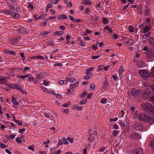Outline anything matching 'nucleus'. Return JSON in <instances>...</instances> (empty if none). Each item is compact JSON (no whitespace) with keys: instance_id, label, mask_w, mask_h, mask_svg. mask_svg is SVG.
<instances>
[{"instance_id":"f257e3e1","label":"nucleus","mask_w":154,"mask_h":154,"mask_svg":"<svg viewBox=\"0 0 154 154\" xmlns=\"http://www.w3.org/2000/svg\"><path fill=\"white\" fill-rule=\"evenodd\" d=\"M138 119L144 122H149L152 124L154 122V118L153 115L147 112L141 113L139 114L138 116Z\"/></svg>"},{"instance_id":"f03ea898","label":"nucleus","mask_w":154,"mask_h":154,"mask_svg":"<svg viewBox=\"0 0 154 154\" xmlns=\"http://www.w3.org/2000/svg\"><path fill=\"white\" fill-rule=\"evenodd\" d=\"M143 50L145 51H147L144 53V54L146 55L148 58L152 59L151 61H153L154 60V49L148 50L147 46H145Z\"/></svg>"},{"instance_id":"7ed1b4c3","label":"nucleus","mask_w":154,"mask_h":154,"mask_svg":"<svg viewBox=\"0 0 154 154\" xmlns=\"http://www.w3.org/2000/svg\"><path fill=\"white\" fill-rule=\"evenodd\" d=\"M139 73L141 77L144 79H146L149 78V73L145 69L139 70Z\"/></svg>"},{"instance_id":"20e7f679","label":"nucleus","mask_w":154,"mask_h":154,"mask_svg":"<svg viewBox=\"0 0 154 154\" xmlns=\"http://www.w3.org/2000/svg\"><path fill=\"white\" fill-rule=\"evenodd\" d=\"M131 94L134 97H139L142 95V93L140 91L133 88L131 90Z\"/></svg>"},{"instance_id":"39448f33","label":"nucleus","mask_w":154,"mask_h":154,"mask_svg":"<svg viewBox=\"0 0 154 154\" xmlns=\"http://www.w3.org/2000/svg\"><path fill=\"white\" fill-rule=\"evenodd\" d=\"M151 95V92L150 89L147 88L143 94V97L144 99L148 98Z\"/></svg>"},{"instance_id":"423d86ee","label":"nucleus","mask_w":154,"mask_h":154,"mask_svg":"<svg viewBox=\"0 0 154 154\" xmlns=\"http://www.w3.org/2000/svg\"><path fill=\"white\" fill-rule=\"evenodd\" d=\"M134 127L137 131H144L143 127L140 123H137L134 125Z\"/></svg>"},{"instance_id":"0eeeda50","label":"nucleus","mask_w":154,"mask_h":154,"mask_svg":"<svg viewBox=\"0 0 154 154\" xmlns=\"http://www.w3.org/2000/svg\"><path fill=\"white\" fill-rule=\"evenodd\" d=\"M153 26L151 24H149L147 26H145L143 28V33L146 34L150 30L151 28Z\"/></svg>"},{"instance_id":"6e6552de","label":"nucleus","mask_w":154,"mask_h":154,"mask_svg":"<svg viewBox=\"0 0 154 154\" xmlns=\"http://www.w3.org/2000/svg\"><path fill=\"white\" fill-rule=\"evenodd\" d=\"M18 98L13 96L11 97V102L14 105H19V102L18 101Z\"/></svg>"},{"instance_id":"1a4fd4ad","label":"nucleus","mask_w":154,"mask_h":154,"mask_svg":"<svg viewBox=\"0 0 154 154\" xmlns=\"http://www.w3.org/2000/svg\"><path fill=\"white\" fill-rule=\"evenodd\" d=\"M11 17L14 18L16 19H19L20 17V15L19 14L13 12L11 13Z\"/></svg>"},{"instance_id":"9d476101","label":"nucleus","mask_w":154,"mask_h":154,"mask_svg":"<svg viewBox=\"0 0 154 154\" xmlns=\"http://www.w3.org/2000/svg\"><path fill=\"white\" fill-rule=\"evenodd\" d=\"M26 29L21 27L16 30V32L18 33H23L26 32Z\"/></svg>"},{"instance_id":"9b49d317","label":"nucleus","mask_w":154,"mask_h":154,"mask_svg":"<svg viewBox=\"0 0 154 154\" xmlns=\"http://www.w3.org/2000/svg\"><path fill=\"white\" fill-rule=\"evenodd\" d=\"M144 108L147 111L154 112V106H143Z\"/></svg>"},{"instance_id":"f8f14e48","label":"nucleus","mask_w":154,"mask_h":154,"mask_svg":"<svg viewBox=\"0 0 154 154\" xmlns=\"http://www.w3.org/2000/svg\"><path fill=\"white\" fill-rule=\"evenodd\" d=\"M144 62L141 60L138 61L137 63V67L138 68H141L143 67V66L144 65Z\"/></svg>"},{"instance_id":"ddd939ff","label":"nucleus","mask_w":154,"mask_h":154,"mask_svg":"<svg viewBox=\"0 0 154 154\" xmlns=\"http://www.w3.org/2000/svg\"><path fill=\"white\" fill-rule=\"evenodd\" d=\"M141 152H142V150L141 148H138L136 149L131 152V154H139Z\"/></svg>"},{"instance_id":"4468645a","label":"nucleus","mask_w":154,"mask_h":154,"mask_svg":"<svg viewBox=\"0 0 154 154\" xmlns=\"http://www.w3.org/2000/svg\"><path fill=\"white\" fill-rule=\"evenodd\" d=\"M151 19L148 18H146L145 20V22L143 23L142 27L144 25L145 26H147L149 24H150Z\"/></svg>"},{"instance_id":"2eb2a0df","label":"nucleus","mask_w":154,"mask_h":154,"mask_svg":"<svg viewBox=\"0 0 154 154\" xmlns=\"http://www.w3.org/2000/svg\"><path fill=\"white\" fill-rule=\"evenodd\" d=\"M14 89L20 90L22 93H24L23 89L18 84H16L15 85Z\"/></svg>"},{"instance_id":"dca6fc26","label":"nucleus","mask_w":154,"mask_h":154,"mask_svg":"<svg viewBox=\"0 0 154 154\" xmlns=\"http://www.w3.org/2000/svg\"><path fill=\"white\" fill-rule=\"evenodd\" d=\"M30 75H31V74H27L25 75H18L17 77L20 79H23V80H24V79L26 78L27 77H29Z\"/></svg>"},{"instance_id":"f3484780","label":"nucleus","mask_w":154,"mask_h":154,"mask_svg":"<svg viewBox=\"0 0 154 154\" xmlns=\"http://www.w3.org/2000/svg\"><path fill=\"white\" fill-rule=\"evenodd\" d=\"M148 42L154 48V39L152 37H150L149 38Z\"/></svg>"},{"instance_id":"a211bd4d","label":"nucleus","mask_w":154,"mask_h":154,"mask_svg":"<svg viewBox=\"0 0 154 154\" xmlns=\"http://www.w3.org/2000/svg\"><path fill=\"white\" fill-rule=\"evenodd\" d=\"M82 4L83 5H91L92 4V2L90 1V0H83Z\"/></svg>"},{"instance_id":"6ab92c4d","label":"nucleus","mask_w":154,"mask_h":154,"mask_svg":"<svg viewBox=\"0 0 154 154\" xmlns=\"http://www.w3.org/2000/svg\"><path fill=\"white\" fill-rule=\"evenodd\" d=\"M45 46L46 47H48L49 46H52L54 45L52 42V40L50 39L49 41H48L46 42V43L45 44Z\"/></svg>"},{"instance_id":"aec40b11","label":"nucleus","mask_w":154,"mask_h":154,"mask_svg":"<svg viewBox=\"0 0 154 154\" xmlns=\"http://www.w3.org/2000/svg\"><path fill=\"white\" fill-rule=\"evenodd\" d=\"M58 19L59 20H61L62 19H67V16L64 14H62L60 15L58 17Z\"/></svg>"},{"instance_id":"412c9836","label":"nucleus","mask_w":154,"mask_h":154,"mask_svg":"<svg viewBox=\"0 0 154 154\" xmlns=\"http://www.w3.org/2000/svg\"><path fill=\"white\" fill-rule=\"evenodd\" d=\"M109 84L106 81L104 82L102 84L103 87L104 88H106L109 86Z\"/></svg>"},{"instance_id":"4be33fe9","label":"nucleus","mask_w":154,"mask_h":154,"mask_svg":"<svg viewBox=\"0 0 154 154\" xmlns=\"http://www.w3.org/2000/svg\"><path fill=\"white\" fill-rule=\"evenodd\" d=\"M63 33V31H56L54 32V35H61Z\"/></svg>"},{"instance_id":"5701e85b","label":"nucleus","mask_w":154,"mask_h":154,"mask_svg":"<svg viewBox=\"0 0 154 154\" xmlns=\"http://www.w3.org/2000/svg\"><path fill=\"white\" fill-rule=\"evenodd\" d=\"M108 100L106 98H103L100 100V102L103 104H106L107 103Z\"/></svg>"},{"instance_id":"b1692460","label":"nucleus","mask_w":154,"mask_h":154,"mask_svg":"<svg viewBox=\"0 0 154 154\" xmlns=\"http://www.w3.org/2000/svg\"><path fill=\"white\" fill-rule=\"evenodd\" d=\"M59 83L61 85H66L67 84L66 83V81L65 80L59 81Z\"/></svg>"},{"instance_id":"393cba45","label":"nucleus","mask_w":154,"mask_h":154,"mask_svg":"<svg viewBox=\"0 0 154 154\" xmlns=\"http://www.w3.org/2000/svg\"><path fill=\"white\" fill-rule=\"evenodd\" d=\"M15 140L17 143L19 144H21L23 142V140L19 137L16 138Z\"/></svg>"},{"instance_id":"a878e982","label":"nucleus","mask_w":154,"mask_h":154,"mask_svg":"<svg viewBox=\"0 0 154 154\" xmlns=\"http://www.w3.org/2000/svg\"><path fill=\"white\" fill-rule=\"evenodd\" d=\"M118 35L116 33L113 34L112 36V38L113 40H116L118 38Z\"/></svg>"},{"instance_id":"bb28decb","label":"nucleus","mask_w":154,"mask_h":154,"mask_svg":"<svg viewBox=\"0 0 154 154\" xmlns=\"http://www.w3.org/2000/svg\"><path fill=\"white\" fill-rule=\"evenodd\" d=\"M68 17L71 21H73L75 23H76V19L74 18L72 16H69Z\"/></svg>"},{"instance_id":"cd10ccee","label":"nucleus","mask_w":154,"mask_h":154,"mask_svg":"<svg viewBox=\"0 0 154 154\" xmlns=\"http://www.w3.org/2000/svg\"><path fill=\"white\" fill-rule=\"evenodd\" d=\"M104 52V51H98L97 52V55L99 56V57H101L102 56V53H103Z\"/></svg>"},{"instance_id":"c85d7f7f","label":"nucleus","mask_w":154,"mask_h":154,"mask_svg":"<svg viewBox=\"0 0 154 154\" xmlns=\"http://www.w3.org/2000/svg\"><path fill=\"white\" fill-rule=\"evenodd\" d=\"M8 78H6L3 77L2 76H0V83L4 82H5V80L6 79H7Z\"/></svg>"},{"instance_id":"c756f323","label":"nucleus","mask_w":154,"mask_h":154,"mask_svg":"<svg viewBox=\"0 0 154 154\" xmlns=\"http://www.w3.org/2000/svg\"><path fill=\"white\" fill-rule=\"evenodd\" d=\"M145 10V14L147 16H149L150 14V10L149 9H146Z\"/></svg>"},{"instance_id":"7c9ffc66","label":"nucleus","mask_w":154,"mask_h":154,"mask_svg":"<svg viewBox=\"0 0 154 154\" xmlns=\"http://www.w3.org/2000/svg\"><path fill=\"white\" fill-rule=\"evenodd\" d=\"M109 20L106 18L103 17V22L104 24H106L107 23L109 22Z\"/></svg>"},{"instance_id":"2f4dec72","label":"nucleus","mask_w":154,"mask_h":154,"mask_svg":"<svg viewBox=\"0 0 154 154\" xmlns=\"http://www.w3.org/2000/svg\"><path fill=\"white\" fill-rule=\"evenodd\" d=\"M20 55L21 57L22 58V61H24L26 59V57H25V54L23 52L20 53Z\"/></svg>"},{"instance_id":"473e14b6","label":"nucleus","mask_w":154,"mask_h":154,"mask_svg":"<svg viewBox=\"0 0 154 154\" xmlns=\"http://www.w3.org/2000/svg\"><path fill=\"white\" fill-rule=\"evenodd\" d=\"M41 88L42 90L44 92H45L46 93L48 92V89L47 88L42 86H41Z\"/></svg>"},{"instance_id":"72a5a7b5","label":"nucleus","mask_w":154,"mask_h":154,"mask_svg":"<svg viewBox=\"0 0 154 154\" xmlns=\"http://www.w3.org/2000/svg\"><path fill=\"white\" fill-rule=\"evenodd\" d=\"M85 13L87 14H89L91 12V9L89 8H86L85 9Z\"/></svg>"},{"instance_id":"f704fd0d","label":"nucleus","mask_w":154,"mask_h":154,"mask_svg":"<svg viewBox=\"0 0 154 154\" xmlns=\"http://www.w3.org/2000/svg\"><path fill=\"white\" fill-rule=\"evenodd\" d=\"M30 69L29 67H28V66H26L25 67L24 69H22V70L23 73V74L25 73V72L27 70H29Z\"/></svg>"},{"instance_id":"c9c22d12","label":"nucleus","mask_w":154,"mask_h":154,"mask_svg":"<svg viewBox=\"0 0 154 154\" xmlns=\"http://www.w3.org/2000/svg\"><path fill=\"white\" fill-rule=\"evenodd\" d=\"M129 30L130 32H134V27L131 25H130L128 26Z\"/></svg>"},{"instance_id":"e433bc0d","label":"nucleus","mask_w":154,"mask_h":154,"mask_svg":"<svg viewBox=\"0 0 154 154\" xmlns=\"http://www.w3.org/2000/svg\"><path fill=\"white\" fill-rule=\"evenodd\" d=\"M49 33V32L42 31L40 32V34L41 35H47Z\"/></svg>"},{"instance_id":"4c0bfd02","label":"nucleus","mask_w":154,"mask_h":154,"mask_svg":"<svg viewBox=\"0 0 154 154\" xmlns=\"http://www.w3.org/2000/svg\"><path fill=\"white\" fill-rule=\"evenodd\" d=\"M82 108L81 106L80 107H78V106H75V107H73L72 108V109H75V110H81L82 109Z\"/></svg>"},{"instance_id":"58836bf2","label":"nucleus","mask_w":154,"mask_h":154,"mask_svg":"<svg viewBox=\"0 0 154 154\" xmlns=\"http://www.w3.org/2000/svg\"><path fill=\"white\" fill-rule=\"evenodd\" d=\"M34 58H35V59H40L42 60H43L44 59V57H43L42 56H37L36 57H34Z\"/></svg>"},{"instance_id":"ea45409f","label":"nucleus","mask_w":154,"mask_h":154,"mask_svg":"<svg viewBox=\"0 0 154 154\" xmlns=\"http://www.w3.org/2000/svg\"><path fill=\"white\" fill-rule=\"evenodd\" d=\"M62 140L63 141V143L65 144H68V142H67V140L66 138L65 137H63L62 138Z\"/></svg>"},{"instance_id":"a19ab883","label":"nucleus","mask_w":154,"mask_h":154,"mask_svg":"<svg viewBox=\"0 0 154 154\" xmlns=\"http://www.w3.org/2000/svg\"><path fill=\"white\" fill-rule=\"evenodd\" d=\"M87 100L86 99H84L82 100L80 102V103L81 105H84L86 102Z\"/></svg>"},{"instance_id":"79ce46f5","label":"nucleus","mask_w":154,"mask_h":154,"mask_svg":"<svg viewBox=\"0 0 154 154\" xmlns=\"http://www.w3.org/2000/svg\"><path fill=\"white\" fill-rule=\"evenodd\" d=\"M42 73H40V74H38L37 75H36V79H37V80H38L40 78H42V77L41 76Z\"/></svg>"},{"instance_id":"37998d69","label":"nucleus","mask_w":154,"mask_h":154,"mask_svg":"<svg viewBox=\"0 0 154 154\" xmlns=\"http://www.w3.org/2000/svg\"><path fill=\"white\" fill-rule=\"evenodd\" d=\"M43 84L44 86H47L48 85L49 83V82L47 81L46 80H45L44 81Z\"/></svg>"},{"instance_id":"c03bdc74","label":"nucleus","mask_w":154,"mask_h":154,"mask_svg":"<svg viewBox=\"0 0 154 154\" xmlns=\"http://www.w3.org/2000/svg\"><path fill=\"white\" fill-rule=\"evenodd\" d=\"M68 140L69 141L70 143H73V139L72 138L70 137H68L67 138Z\"/></svg>"},{"instance_id":"a18cd8bd","label":"nucleus","mask_w":154,"mask_h":154,"mask_svg":"<svg viewBox=\"0 0 154 154\" xmlns=\"http://www.w3.org/2000/svg\"><path fill=\"white\" fill-rule=\"evenodd\" d=\"M87 93L86 92H84L81 95V97L82 98H84L86 95Z\"/></svg>"},{"instance_id":"49530a36","label":"nucleus","mask_w":154,"mask_h":154,"mask_svg":"<svg viewBox=\"0 0 154 154\" xmlns=\"http://www.w3.org/2000/svg\"><path fill=\"white\" fill-rule=\"evenodd\" d=\"M150 34V32H148L146 34L144 35H143V38L144 39H146L148 37H149Z\"/></svg>"},{"instance_id":"de8ad7c7","label":"nucleus","mask_w":154,"mask_h":154,"mask_svg":"<svg viewBox=\"0 0 154 154\" xmlns=\"http://www.w3.org/2000/svg\"><path fill=\"white\" fill-rule=\"evenodd\" d=\"M33 5L32 4H28V7L29 8H30L31 9V11L33 10Z\"/></svg>"},{"instance_id":"09e8293b","label":"nucleus","mask_w":154,"mask_h":154,"mask_svg":"<svg viewBox=\"0 0 154 154\" xmlns=\"http://www.w3.org/2000/svg\"><path fill=\"white\" fill-rule=\"evenodd\" d=\"M91 47L94 50H96L97 48V45H93Z\"/></svg>"},{"instance_id":"8fccbe9b","label":"nucleus","mask_w":154,"mask_h":154,"mask_svg":"<svg viewBox=\"0 0 154 154\" xmlns=\"http://www.w3.org/2000/svg\"><path fill=\"white\" fill-rule=\"evenodd\" d=\"M119 132V131L114 130L113 132V135L114 136H116Z\"/></svg>"},{"instance_id":"3c124183","label":"nucleus","mask_w":154,"mask_h":154,"mask_svg":"<svg viewBox=\"0 0 154 154\" xmlns=\"http://www.w3.org/2000/svg\"><path fill=\"white\" fill-rule=\"evenodd\" d=\"M15 85L14 84H8V86L9 88H10L14 89L15 87Z\"/></svg>"},{"instance_id":"603ef678","label":"nucleus","mask_w":154,"mask_h":154,"mask_svg":"<svg viewBox=\"0 0 154 154\" xmlns=\"http://www.w3.org/2000/svg\"><path fill=\"white\" fill-rule=\"evenodd\" d=\"M54 66H58V67H60L63 66V64L60 63H57L54 64Z\"/></svg>"},{"instance_id":"864d4df0","label":"nucleus","mask_w":154,"mask_h":154,"mask_svg":"<svg viewBox=\"0 0 154 154\" xmlns=\"http://www.w3.org/2000/svg\"><path fill=\"white\" fill-rule=\"evenodd\" d=\"M28 149L32 150V151H33L34 150V149L33 145H30L28 147Z\"/></svg>"},{"instance_id":"5fc2aeb1","label":"nucleus","mask_w":154,"mask_h":154,"mask_svg":"<svg viewBox=\"0 0 154 154\" xmlns=\"http://www.w3.org/2000/svg\"><path fill=\"white\" fill-rule=\"evenodd\" d=\"M63 144L62 140L61 139L59 140H58V143L57 144L58 146H59Z\"/></svg>"},{"instance_id":"6e6d98bb","label":"nucleus","mask_w":154,"mask_h":154,"mask_svg":"<svg viewBox=\"0 0 154 154\" xmlns=\"http://www.w3.org/2000/svg\"><path fill=\"white\" fill-rule=\"evenodd\" d=\"M124 71V69L123 66H121L120 67L119 69V73H122Z\"/></svg>"},{"instance_id":"4d7b16f0","label":"nucleus","mask_w":154,"mask_h":154,"mask_svg":"<svg viewBox=\"0 0 154 154\" xmlns=\"http://www.w3.org/2000/svg\"><path fill=\"white\" fill-rule=\"evenodd\" d=\"M112 77L115 82L116 81V80H118V78L117 76H115L114 75H112Z\"/></svg>"},{"instance_id":"13d9d810","label":"nucleus","mask_w":154,"mask_h":154,"mask_svg":"<svg viewBox=\"0 0 154 154\" xmlns=\"http://www.w3.org/2000/svg\"><path fill=\"white\" fill-rule=\"evenodd\" d=\"M71 102L69 101L66 103L63 104L62 106H69L70 105Z\"/></svg>"},{"instance_id":"bf43d9fd","label":"nucleus","mask_w":154,"mask_h":154,"mask_svg":"<svg viewBox=\"0 0 154 154\" xmlns=\"http://www.w3.org/2000/svg\"><path fill=\"white\" fill-rule=\"evenodd\" d=\"M56 17L55 16H52L51 17H49L48 18V19L50 20H55L56 18Z\"/></svg>"},{"instance_id":"052dcab7","label":"nucleus","mask_w":154,"mask_h":154,"mask_svg":"<svg viewBox=\"0 0 154 154\" xmlns=\"http://www.w3.org/2000/svg\"><path fill=\"white\" fill-rule=\"evenodd\" d=\"M120 125L122 128H124L125 127V123L122 122H120Z\"/></svg>"},{"instance_id":"680f3d73","label":"nucleus","mask_w":154,"mask_h":154,"mask_svg":"<svg viewBox=\"0 0 154 154\" xmlns=\"http://www.w3.org/2000/svg\"><path fill=\"white\" fill-rule=\"evenodd\" d=\"M91 32V31L89 29H87L86 32L84 35H86L88 34H90Z\"/></svg>"},{"instance_id":"e2e57ef3","label":"nucleus","mask_w":154,"mask_h":154,"mask_svg":"<svg viewBox=\"0 0 154 154\" xmlns=\"http://www.w3.org/2000/svg\"><path fill=\"white\" fill-rule=\"evenodd\" d=\"M101 5V3L100 2H99L98 3L96 4V8H101L100 5Z\"/></svg>"},{"instance_id":"0e129e2a","label":"nucleus","mask_w":154,"mask_h":154,"mask_svg":"<svg viewBox=\"0 0 154 154\" xmlns=\"http://www.w3.org/2000/svg\"><path fill=\"white\" fill-rule=\"evenodd\" d=\"M26 130L25 128H23V129H20L18 131V132L19 133H21L23 132H24Z\"/></svg>"},{"instance_id":"69168bd1","label":"nucleus","mask_w":154,"mask_h":154,"mask_svg":"<svg viewBox=\"0 0 154 154\" xmlns=\"http://www.w3.org/2000/svg\"><path fill=\"white\" fill-rule=\"evenodd\" d=\"M99 58V56H98L97 55L96 56H92L91 57L92 59V60H95L97 59H98Z\"/></svg>"},{"instance_id":"338daca9","label":"nucleus","mask_w":154,"mask_h":154,"mask_svg":"<svg viewBox=\"0 0 154 154\" xmlns=\"http://www.w3.org/2000/svg\"><path fill=\"white\" fill-rule=\"evenodd\" d=\"M88 140L91 141H94V137L92 136H90L88 138Z\"/></svg>"},{"instance_id":"774afa93","label":"nucleus","mask_w":154,"mask_h":154,"mask_svg":"<svg viewBox=\"0 0 154 154\" xmlns=\"http://www.w3.org/2000/svg\"><path fill=\"white\" fill-rule=\"evenodd\" d=\"M70 82H73L76 81L75 79L73 77L70 78Z\"/></svg>"}]
</instances>
